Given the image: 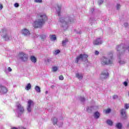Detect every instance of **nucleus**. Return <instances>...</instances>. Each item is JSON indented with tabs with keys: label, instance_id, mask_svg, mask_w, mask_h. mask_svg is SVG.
<instances>
[{
	"label": "nucleus",
	"instance_id": "1",
	"mask_svg": "<svg viewBox=\"0 0 129 129\" xmlns=\"http://www.w3.org/2000/svg\"><path fill=\"white\" fill-rule=\"evenodd\" d=\"M38 19L34 21L33 27L34 28H41L45 24V22L48 20V17L44 13H39L37 16Z\"/></svg>",
	"mask_w": 129,
	"mask_h": 129
},
{
	"label": "nucleus",
	"instance_id": "2",
	"mask_svg": "<svg viewBox=\"0 0 129 129\" xmlns=\"http://www.w3.org/2000/svg\"><path fill=\"white\" fill-rule=\"evenodd\" d=\"M110 58H107L105 56H102L101 58V64L102 65H109V64H112L113 62V54L111 53L109 54Z\"/></svg>",
	"mask_w": 129,
	"mask_h": 129
},
{
	"label": "nucleus",
	"instance_id": "3",
	"mask_svg": "<svg viewBox=\"0 0 129 129\" xmlns=\"http://www.w3.org/2000/svg\"><path fill=\"white\" fill-rule=\"evenodd\" d=\"M16 113L18 115V116L20 117V116H22V114H23V113L24 111V107L22 106V105L20 104V103H17L16 105Z\"/></svg>",
	"mask_w": 129,
	"mask_h": 129
},
{
	"label": "nucleus",
	"instance_id": "4",
	"mask_svg": "<svg viewBox=\"0 0 129 129\" xmlns=\"http://www.w3.org/2000/svg\"><path fill=\"white\" fill-rule=\"evenodd\" d=\"M1 36L4 38L5 41H9V40H12V37L9 36V33L7 29H3L1 32Z\"/></svg>",
	"mask_w": 129,
	"mask_h": 129
},
{
	"label": "nucleus",
	"instance_id": "5",
	"mask_svg": "<svg viewBox=\"0 0 129 129\" xmlns=\"http://www.w3.org/2000/svg\"><path fill=\"white\" fill-rule=\"evenodd\" d=\"M88 58V55L87 54H81L79 56H77L75 62L77 63V64H78L79 61L81 60L82 61H83V60L87 59Z\"/></svg>",
	"mask_w": 129,
	"mask_h": 129
},
{
	"label": "nucleus",
	"instance_id": "6",
	"mask_svg": "<svg viewBox=\"0 0 129 129\" xmlns=\"http://www.w3.org/2000/svg\"><path fill=\"white\" fill-rule=\"evenodd\" d=\"M18 57L23 62H26L28 60V55L22 52H19Z\"/></svg>",
	"mask_w": 129,
	"mask_h": 129
},
{
	"label": "nucleus",
	"instance_id": "7",
	"mask_svg": "<svg viewBox=\"0 0 129 129\" xmlns=\"http://www.w3.org/2000/svg\"><path fill=\"white\" fill-rule=\"evenodd\" d=\"M34 107V102L31 100L28 101V106L27 108V110L28 112H31L32 111V108Z\"/></svg>",
	"mask_w": 129,
	"mask_h": 129
},
{
	"label": "nucleus",
	"instance_id": "8",
	"mask_svg": "<svg viewBox=\"0 0 129 129\" xmlns=\"http://www.w3.org/2000/svg\"><path fill=\"white\" fill-rule=\"evenodd\" d=\"M107 77H108V72L106 70L101 73L100 78V79L103 80L106 79Z\"/></svg>",
	"mask_w": 129,
	"mask_h": 129
},
{
	"label": "nucleus",
	"instance_id": "9",
	"mask_svg": "<svg viewBox=\"0 0 129 129\" xmlns=\"http://www.w3.org/2000/svg\"><path fill=\"white\" fill-rule=\"evenodd\" d=\"M7 92H8V88L0 84V94H5V93H7Z\"/></svg>",
	"mask_w": 129,
	"mask_h": 129
},
{
	"label": "nucleus",
	"instance_id": "10",
	"mask_svg": "<svg viewBox=\"0 0 129 129\" xmlns=\"http://www.w3.org/2000/svg\"><path fill=\"white\" fill-rule=\"evenodd\" d=\"M93 44L96 46L101 45V44H102V41H101V39L100 38H98L93 41Z\"/></svg>",
	"mask_w": 129,
	"mask_h": 129
},
{
	"label": "nucleus",
	"instance_id": "11",
	"mask_svg": "<svg viewBox=\"0 0 129 129\" xmlns=\"http://www.w3.org/2000/svg\"><path fill=\"white\" fill-rule=\"evenodd\" d=\"M22 34H23L24 36H30L31 33H30V31L28 29L24 28L21 31Z\"/></svg>",
	"mask_w": 129,
	"mask_h": 129
},
{
	"label": "nucleus",
	"instance_id": "12",
	"mask_svg": "<svg viewBox=\"0 0 129 129\" xmlns=\"http://www.w3.org/2000/svg\"><path fill=\"white\" fill-rule=\"evenodd\" d=\"M120 114L123 117H126V112L125 111V109H122L120 111Z\"/></svg>",
	"mask_w": 129,
	"mask_h": 129
},
{
	"label": "nucleus",
	"instance_id": "13",
	"mask_svg": "<svg viewBox=\"0 0 129 129\" xmlns=\"http://www.w3.org/2000/svg\"><path fill=\"white\" fill-rule=\"evenodd\" d=\"M59 21L60 23H62V24H65L66 25H67V23H68L69 24H71L72 23V21L71 20H69L68 22H66L64 21V19L63 18H61L59 19Z\"/></svg>",
	"mask_w": 129,
	"mask_h": 129
},
{
	"label": "nucleus",
	"instance_id": "14",
	"mask_svg": "<svg viewBox=\"0 0 129 129\" xmlns=\"http://www.w3.org/2000/svg\"><path fill=\"white\" fill-rule=\"evenodd\" d=\"M30 60L32 63H36L37 62V58L34 56H31L30 57Z\"/></svg>",
	"mask_w": 129,
	"mask_h": 129
},
{
	"label": "nucleus",
	"instance_id": "15",
	"mask_svg": "<svg viewBox=\"0 0 129 129\" xmlns=\"http://www.w3.org/2000/svg\"><path fill=\"white\" fill-rule=\"evenodd\" d=\"M51 121L52 122L53 124L55 125V124H57V122L58 121V119L57 118L54 117L51 119Z\"/></svg>",
	"mask_w": 129,
	"mask_h": 129
},
{
	"label": "nucleus",
	"instance_id": "16",
	"mask_svg": "<svg viewBox=\"0 0 129 129\" xmlns=\"http://www.w3.org/2000/svg\"><path fill=\"white\" fill-rule=\"evenodd\" d=\"M57 9H56V11H57V13L58 14V16H60V14L61 13V6H57Z\"/></svg>",
	"mask_w": 129,
	"mask_h": 129
},
{
	"label": "nucleus",
	"instance_id": "17",
	"mask_svg": "<svg viewBox=\"0 0 129 129\" xmlns=\"http://www.w3.org/2000/svg\"><path fill=\"white\" fill-rule=\"evenodd\" d=\"M32 88V85L30 83H28L25 87V90H30Z\"/></svg>",
	"mask_w": 129,
	"mask_h": 129
},
{
	"label": "nucleus",
	"instance_id": "18",
	"mask_svg": "<svg viewBox=\"0 0 129 129\" xmlns=\"http://www.w3.org/2000/svg\"><path fill=\"white\" fill-rule=\"evenodd\" d=\"M50 40L51 41H55L57 40V37H56L55 35H50Z\"/></svg>",
	"mask_w": 129,
	"mask_h": 129
},
{
	"label": "nucleus",
	"instance_id": "19",
	"mask_svg": "<svg viewBox=\"0 0 129 129\" xmlns=\"http://www.w3.org/2000/svg\"><path fill=\"white\" fill-rule=\"evenodd\" d=\"M116 127L118 129H121V127H122V124L121 123H117L116 124Z\"/></svg>",
	"mask_w": 129,
	"mask_h": 129
},
{
	"label": "nucleus",
	"instance_id": "20",
	"mask_svg": "<svg viewBox=\"0 0 129 129\" xmlns=\"http://www.w3.org/2000/svg\"><path fill=\"white\" fill-rule=\"evenodd\" d=\"M100 115V114H99V112H98L97 111L95 112L94 113V117H95V118H96V119L99 118Z\"/></svg>",
	"mask_w": 129,
	"mask_h": 129
},
{
	"label": "nucleus",
	"instance_id": "21",
	"mask_svg": "<svg viewBox=\"0 0 129 129\" xmlns=\"http://www.w3.org/2000/svg\"><path fill=\"white\" fill-rule=\"evenodd\" d=\"M76 76L78 79H82V78H83V76L81 74H79V73L76 74Z\"/></svg>",
	"mask_w": 129,
	"mask_h": 129
},
{
	"label": "nucleus",
	"instance_id": "22",
	"mask_svg": "<svg viewBox=\"0 0 129 129\" xmlns=\"http://www.w3.org/2000/svg\"><path fill=\"white\" fill-rule=\"evenodd\" d=\"M35 90L37 92H41V88H40V87L36 86L35 87Z\"/></svg>",
	"mask_w": 129,
	"mask_h": 129
},
{
	"label": "nucleus",
	"instance_id": "23",
	"mask_svg": "<svg viewBox=\"0 0 129 129\" xmlns=\"http://www.w3.org/2000/svg\"><path fill=\"white\" fill-rule=\"evenodd\" d=\"M68 39L66 38L65 40L62 41V46H66V43L68 42Z\"/></svg>",
	"mask_w": 129,
	"mask_h": 129
},
{
	"label": "nucleus",
	"instance_id": "24",
	"mask_svg": "<svg viewBox=\"0 0 129 129\" xmlns=\"http://www.w3.org/2000/svg\"><path fill=\"white\" fill-rule=\"evenodd\" d=\"M107 123L108 124H109V125H112V124H113V122H112V121H111V120H107Z\"/></svg>",
	"mask_w": 129,
	"mask_h": 129
},
{
	"label": "nucleus",
	"instance_id": "25",
	"mask_svg": "<svg viewBox=\"0 0 129 129\" xmlns=\"http://www.w3.org/2000/svg\"><path fill=\"white\" fill-rule=\"evenodd\" d=\"M52 70L53 72H57V70H58V67H53Z\"/></svg>",
	"mask_w": 129,
	"mask_h": 129
},
{
	"label": "nucleus",
	"instance_id": "26",
	"mask_svg": "<svg viewBox=\"0 0 129 129\" xmlns=\"http://www.w3.org/2000/svg\"><path fill=\"white\" fill-rule=\"evenodd\" d=\"M34 3H37V4H42L43 1L42 0H34Z\"/></svg>",
	"mask_w": 129,
	"mask_h": 129
},
{
	"label": "nucleus",
	"instance_id": "27",
	"mask_svg": "<svg viewBox=\"0 0 129 129\" xmlns=\"http://www.w3.org/2000/svg\"><path fill=\"white\" fill-rule=\"evenodd\" d=\"M60 50L57 49L54 51V54L55 55H58V54H59V53H60Z\"/></svg>",
	"mask_w": 129,
	"mask_h": 129
},
{
	"label": "nucleus",
	"instance_id": "28",
	"mask_svg": "<svg viewBox=\"0 0 129 129\" xmlns=\"http://www.w3.org/2000/svg\"><path fill=\"white\" fill-rule=\"evenodd\" d=\"M58 78L59 80H64V77H63V75L59 76Z\"/></svg>",
	"mask_w": 129,
	"mask_h": 129
},
{
	"label": "nucleus",
	"instance_id": "29",
	"mask_svg": "<svg viewBox=\"0 0 129 129\" xmlns=\"http://www.w3.org/2000/svg\"><path fill=\"white\" fill-rule=\"evenodd\" d=\"M111 111V110L110 109H107L105 110V113H109Z\"/></svg>",
	"mask_w": 129,
	"mask_h": 129
},
{
	"label": "nucleus",
	"instance_id": "30",
	"mask_svg": "<svg viewBox=\"0 0 129 129\" xmlns=\"http://www.w3.org/2000/svg\"><path fill=\"white\" fill-rule=\"evenodd\" d=\"M116 98H118V96L117 95H114L113 96V99H116Z\"/></svg>",
	"mask_w": 129,
	"mask_h": 129
},
{
	"label": "nucleus",
	"instance_id": "31",
	"mask_svg": "<svg viewBox=\"0 0 129 129\" xmlns=\"http://www.w3.org/2000/svg\"><path fill=\"white\" fill-rule=\"evenodd\" d=\"M20 5H19V3H15V4H14V7H15V8H19V6Z\"/></svg>",
	"mask_w": 129,
	"mask_h": 129
},
{
	"label": "nucleus",
	"instance_id": "32",
	"mask_svg": "<svg viewBox=\"0 0 129 129\" xmlns=\"http://www.w3.org/2000/svg\"><path fill=\"white\" fill-rule=\"evenodd\" d=\"M117 51H119L120 50V46L117 45L116 47Z\"/></svg>",
	"mask_w": 129,
	"mask_h": 129
},
{
	"label": "nucleus",
	"instance_id": "33",
	"mask_svg": "<svg viewBox=\"0 0 129 129\" xmlns=\"http://www.w3.org/2000/svg\"><path fill=\"white\" fill-rule=\"evenodd\" d=\"M125 107L126 109H127L128 108H129V104H125Z\"/></svg>",
	"mask_w": 129,
	"mask_h": 129
},
{
	"label": "nucleus",
	"instance_id": "34",
	"mask_svg": "<svg viewBox=\"0 0 129 129\" xmlns=\"http://www.w3.org/2000/svg\"><path fill=\"white\" fill-rule=\"evenodd\" d=\"M117 10H119V9H120V4H117Z\"/></svg>",
	"mask_w": 129,
	"mask_h": 129
},
{
	"label": "nucleus",
	"instance_id": "35",
	"mask_svg": "<svg viewBox=\"0 0 129 129\" xmlns=\"http://www.w3.org/2000/svg\"><path fill=\"white\" fill-rule=\"evenodd\" d=\"M102 3H103V1H102V0H99V1H98L99 5H101V4H102Z\"/></svg>",
	"mask_w": 129,
	"mask_h": 129
},
{
	"label": "nucleus",
	"instance_id": "36",
	"mask_svg": "<svg viewBox=\"0 0 129 129\" xmlns=\"http://www.w3.org/2000/svg\"><path fill=\"white\" fill-rule=\"evenodd\" d=\"M8 70L9 72H12V68L11 67H9Z\"/></svg>",
	"mask_w": 129,
	"mask_h": 129
},
{
	"label": "nucleus",
	"instance_id": "37",
	"mask_svg": "<svg viewBox=\"0 0 129 129\" xmlns=\"http://www.w3.org/2000/svg\"><path fill=\"white\" fill-rule=\"evenodd\" d=\"M123 85L124 86H127V82H123Z\"/></svg>",
	"mask_w": 129,
	"mask_h": 129
},
{
	"label": "nucleus",
	"instance_id": "38",
	"mask_svg": "<svg viewBox=\"0 0 129 129\" xmlns=\"http://www.w3.org/2000/svg\"><path fill=\"white\" fill-rule=\"evenodd\" d=\"M95 54V55H98L99 54V52L97 50H96Z\"/></svg>",
	"mask_w": 129,
	"mask_h": 129
},
{
	"label": "nucleus",
	"instance_id": "39",
	"mask_svg": "<svg viewBox=\"0 0 129 129\" xmlns=\"http://www.w3.org/2000/svg\"><path fill=\"white\" fill-rule=\"evenodd\" d=\"M81 101H85V98H82L81 99Z\"/></svg>",
	"mask_w": 129,
	"mask_h": 129
},
{
	"label": "nucleus",
	"instance_id": "40",
	"mask_svg": "<svg viewBox=\"0 0 129 129\" xmlns=\"http://www.w3.org/2000/svg\"><path fill=\"white\" fill-rule=\"evenodd\" d=\"M3 10V5L0 4V10Z\"/></svg>",
	"mask_w": 129,
	"mask_h": 129
},
{
	"label": "nucleus",
	"instance_id": "41",
	"mask_svg": "<svg viewBox=\"0 0 129 129\" xmlns=\"http://www.w3.org/2000/svg\"><path fill=\"white\" fill-rule=\"evenodd\" d=\"M45 95H46V96H47V95H48V91H46Z\"/></svg>",
	"mask_w": 129,
	"mask_h": 129
},
{
	"label": "nucleus",
	"instance_id": "42",
	"mask_svg": "<svg viewBox=\"0 0 129 129\" xmlns=\"http://www.w3.org/2000/svg\"><path fill=\"white\" fill-rule=\"evenodd\" d=\"M124 25L125 27H126V26H128V24L127 23H124Z\"/></svg>",
	"mask_w": 129,
	"mask_h": 129
},
{
	"label": "nucleus",
	"instance_id": "43",
	"mask_svg": "<svg viewBox=\"0 0 129 129\" xmlns=\"http://www.w3.org/2000/svg\"><path fill=\"white\" fill-rule=\"evenodd\" d=\"M19 129H26V128H24V127H21Z\"/></svg>",
	"mask_w": 129,
	"mask_h": 129
},
{
	"label": "nucleus",
	"instance_id": "44",
	"mask_svg": "<svg viewBox=\"0 0 129 129\" xmlns=\"http://www.w3.org/2000/svg\"><path fill=\"white\" fill-rule=\"evenodd\" d=\"M127 127H129V123H128V124H127Z\"/></svg>",
	"mask_w": 129,
	"mask_h": 129
},
{
	"label": "nucleus",
	"instance_id": "45",
	"mask_svg": "<svg viewBox=\"0 0 129 129\" xmlns=\"http://www.w3.org/2000/svg\"><path fill=\"white\" fill-rule=\"evenodd\" d=\"M47 62H49V59H47Z\"/></svg>",
	"mask_w": 129,
	"mask_h": 129
},
{
	"label": "nucleus",
	"instance_id": "46",
	"mask_svg": "<svg viewBox=\"0 0 129 129\" xmlns=\"http://www.w3.org/2000/svg\"><path fill=\"white\" fill-rule=\"evenodd\" d=\"M128 51H129V46L128 47Z\"/></svg>",
	"mask_w": 129,
	"mask_h": 129
},
{
	"label": "nucleus",
	"instance_id": "47",
	"mask_svg": "<svg viewBox=\"0 0 129 129\" xmlns=\"http://www.w3.org/2000/svg\"><path fill=\"white\" fill-rule=\"evenodd\" d=\"M119 63H120V64H121V62H120V61H119Z\"/></svg>",
	"mask_w": 129,
	"mask_h": 129
}]
</instances>
